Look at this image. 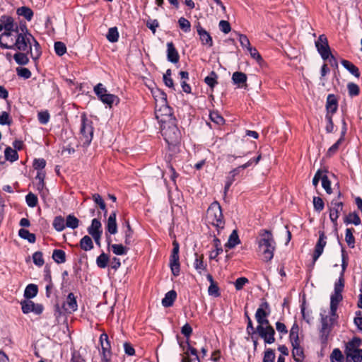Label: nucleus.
<instances>
[{"label":"nucleus","mask_w":362,"mask_h":362,"mask_svg":"<svg viewBox=\"0 0 362 362\" xmlns=\"http://www.w3.org/2000/svg\"><path fill=\"white\" fill-rule=\"evenodd\" d=\"M4 32L0 35V47L16 51L13 59L19 65L29 62L28 55L37 59L41 55L40 46L35 37L28 32L25 24L18 25L8 16L1 18Z\"/></svg>","instance_id":"1"},{"label":"nucleus","mask_w":362,"mask_h":362,"mask_svg":"<svg viewBox=\"0 0 362 362\" xmlns=\"http://www.w3.org/2000/svg\"><path fill=\"white\" fill-rule=\"evenodd\" d=\"M260 238L258 241L259 250L263 256L264 261H270L274 257L275 250V242L270 231L264 230L259 234Z\"/></svg>","instance_id":"2"},{"label":"nucleus","mask_w":362,"mask_h":362,"mask_svg":"<svg viewBox=\"0 0 362 362\" xmlns=\"http://www.w3.org/2000/svg\"><path fill=\"white\" fill-rule=\"evenodd\" d=\"M206 220L209 223L214 226L218 229L224 227V221L222 210L217 202H214L208 208L206 211Z\"/></svg>","instance_id":"3"},{"label":"nucleus","mask_w":362,"mask_h":362,"mask_svg":"<svg viewBox=\"0 0 362 362\" xmlns=\"http://www.w3.org/2000/svg\"><path fill=\"white\" fill-rule=\"evenodd\" d=\"M161 134L168 144H175L178 142L180 133L174 121L168 122L161 128Z\"/></svg>","instance_id":"4"},{"label":"nucleus","mask_w":362,"mask_h":362,"mask_svg":"<svg viewBox=\"0 0 362 362\" xmlns=\"http://www.w3.org/2000/svg\"><path fill=\"white\" fill-rule=\"evenodd\" d=\"M344 283L338 280L334 284V292L330 298V313L331 315L335 316L339 303L342 300V291L344 290Z\"/></svg>","instance_id":"5"},{"label":"nucleus","mask_w":362,"mask_h":362,"mask_svg":"<svg viewBox=\"0 0 362 362\" xmlns=\"http://www.w3.org/2000/svg\"><path fill=\"white\" fill-rule=\"evenodd\" d=\"M80 134V139L83 144L89 145L93 136V127L92 122L88 119L85 116H82L81 117Z\"/></svg>","instance_id":"6"},{"label":"nucleus","mask_w":362,"mask_h":362,"mask_svg":"<svg viewBox=\"0 0 362 362\" xmlns=\"http://www.w3.org/2000/svg\"><path fill=\"white\" fill-rule=\"evenodd\" d=\"M156 119L163 124L173 121V112L168 103L155 107Z\"/></svg>","instance_id":"7"},{"label":"nucleus","mask_w":362,"mask_h":362,"mask_svg":"<svg viewBox=\"0 0 362 362\" xmlns=\"http://www.w3.org/2000/svg\"><path fill=\"white\" fill-rule=\"evenodd\" d=\"M315 46L322 58L324 60L329 59L331 56V59L334 60V56L330 52V48L328 45V41L325 35L319 36L318 40L315 42Z\"/></svg>","instance_id":"8"},{"label":"nucleus","mask_w":362,"mask_h":362,"mask_svg":"<svg viewBox=\"0 0 362 362\" xmlns=\"http://www.w3.org/2000/svg\"><path fill=\"white\" fill-rule=\"evenodd\" d=\"M170 267L173 274L177 276L180 274L179 245L175 241L173 243V249L170 257Z\"/></svg>","instance_id":"9"},{"label":"nucleus","mask_w":362,"mask_h":362,"mask_svg":"<svg viewBox=\"0 0 362 362\" xmlns=\"http://www.w3.org/2000/svg\"><path fill=\"white\" fill-rule=\"evenodd\" d=\"M321 324L322 328L320 329V337L323 341L327 339V337L331 331V327L334 320V316L329 317L325 314L321 313Z\"/></svg>","instance_id":"10"},{"label":"nucleus","mask_w":362,"mask_h":362,"mask_svg":"<svg viewBox=\"0 0 362 362\" xmlns=\"http://www.w3.org/2000/svg\"><path fill=\"white\" fill-rule=\"evenodd\" d=\"M269 304L267 302L262 303L255 313V319L259 324L258 325L265 326L269 324L267 317L269 315Z\"/></svg>","instance_id":"11"},{"label":"nucleus","mask_w":362,"mask_h":362,"mask_svg":"<svg viewBox=\"0 0 362 362\" xmlns=\"http://www.w3.org/2000/svg\"><path fill=\"white\" fill-rule=\"evenodd\" d=\"M257 332H258L259 335L264 340L265 343L267 344H272L274 342V328L269 325H258L257 327Z\"/></svg>","instance_id":"12"},{"label":"nucleus","mask_w":362,"mask_h":362,"mask_svg":"<svg viewBox=\"0 0 362 362\" xmlns=\"http://www.w3.org/2000/svg\"><path fill=\"white\" fill-rule=\"evenodd\" d=\"M327 245V236L323 231L319 232V239L315 246V250L313 256V264L318 259V258L323 253L325 247Z\"/></svg>","instance_id":"13"},{"label":"nucleus","mask_w":362,"mask_h":362,"mask_svg":"<svg viewBox=\"0 0 362 362\" xmlns=\"http://www.w3.org/2000/svg\"><path fill=\"white\" fill-rule=\"evenodd\" d=\"M343 209V203L337 199H333L329 206V218L332 222L337 225V221Z\"/></svg>","instance_id":"14"},{"label":"nucleus","mask_w":362,"mask_h":362,"mask_svg":"<svg viewBox=\"0 0 362 362\" xmlns=\"http://www.w3.org/2000/svg\"><path fill=\"white\" fill-rule=\"evenodd\" d=\"M197 32L199 35L201 42L203 45H206L209 47L213 46V40L210 34L198 23L195 25Z\"/></svg>","instance_id":"15"},{"label":"nucleus","mask_w":362,"mask_h":362,"mask_svg":"<svg viewBox=\"0 0 362 362\" xmlns=\"http://www.w3.org/2000/svg\"><path fill=\"white\" fill-rule=\"evenodd\" d=\"M62 308L65 312L69 313H72L77 310L78 305L74 293H69L66 300L63 303Z\"/></svg>","instance_id":"16"},{"label":"nucleus","mask_w":362,"mask_h":362,"mask_svg":"<svg viewBox=\"0 0 362 362\" xmlns=\"http://www.w3.org/2000/svg\"><path fill=\"white\" fill-rule=\"evenodd\" d=\"M167 59L174 64L177 63L180 59L178 52L172 42L167 43Z\"/></svg>","instance_id":"17"},{"label":"nucleus","mask_w":362,"mask_h":362,"mask_svg":"<svg viewBox=\"0 0 362 362\" xmlns=\"http://www.w3.org/2000/svg\"><path fill=\"white\" fill-rule=\"evenodd\" d=\"M337 107L338 103L336 97L332 94L328 95L326 103V115L329 114V115L333 116L334 113L336 112Z\"/></svg>","instance_id":"18"},{"label":"nucleus","mask_w":362,"mask_h":362,"mask_svg":"<svg viewBox=\"0 0 362 362\" xmlns=\"http://www.w3.org/2000/svg\"><path fill=\"white\" fill-rule=\"evenodd\" d=\"M100 342L103 350V359L107 361V356L110 354V344L108 340V336L107 334L103 333L100 335Z\"/></svg>","instance_id":"19"},{"label":"nucleus","mask_w":362,"mask_h":362,"mask_svg":"<svg viewBox=\"0 0 362 362\" xmlns=\"http://www.w3.org/2000/svg\"><path fill=\"white\" fill-rule=\"evenodd\" d=\"M107 230L110 234H115L117 232V225L116 222V212L113 211L110 214L106 223Z\"/></svg>","instance_id":"20"},{"label":"nucleus","mask_w":362,"mask_h":362,"mask_svg":"<svg viewBox=\"0 0 362 362\" xmlns=\"http://www.w3.org/2000/svg\"><path fill=\"white\" fill-rule=\"evenodd\" d=\"M247 78L246 74L240 71L234 72L232 76V81L233 83L240 88L246 86Z\"/></svg>","instance_id":"21"},{"label":"nucleus","mask_w":362,"mask_h":362,"mask_svg":"<svg viewBox=\"0 0 362 362\" xmlns=\"http://www.w3.org/2000/svg\"><path fill=\"white\" fill-rule=\"evenodd\" d=\"M107 242L109 247L112 248V250L114 254L117 255H126L128 252V248L127 247L123 246L122 244H112L111 245V239L110 238H107Z\"/></svg>","instance_id":"22"},{"label":"nucleus","mask_w":362,"mask_h":362,"mask_svg":"<svg viewBox=\"0 0 362 362\" xmlns=\"http://www.w3.org/2000/svg\"><path fill=\"white\" fill-rule=\"evenodd\" d=\"M176 297L177 293L174 290L168 291L162 300V305L165 308L172 306Z\"/></svg>","instance_id":"23"},{"label":"nucleus","mask_w":362,"mask_h":362,"mask_svg":"<svg viewBox=\"0 0 362 362\" xmlns=\"http://www.w3.org/2000/svg\"><path fill=\"white\" fill-rule=\"evenodd\" d=\"M100 100L104 104L107 105L110 107H112L113 104H117L119 100L117 95L108 93L107 92L105 95H102Z\"/></svg>","instance_id":"24"},{"label":"nucleus","mask_w":362,"mask_h":362,"mask_svg":"<svg viewBox=\"0 0 362 362\" xmlns=\"http://www.w3.org/2000/svg\"><path fill=\"white\" fill-rule=\"evenodd\" d=\"M299 327L296 323H294L290 331V340L292 346H297L300 344L298 337Z\"/></svg>","instance_id":"25"},{"label":"nucleus","mask_w":362,"mask_h":362,"mask_svg":"<svg viewBox=\"0 0 362 362\" xmlns=\"http://www.w3.org/2000/svg\"><path fill=\"white\" fill-rule=\"evenodd\" d=\"M341 63L342 66L347 71H349L351 74H353L356 78H359L360 71H359L358 67H356L353 63H351V62H349L348 60H345V59H343Z\"/></svg>","instance_id":"26"},{"label":"nucleus","mask_w":362,"mask_h":362,"mask_svg":"<svg viewBox=\"0 0 362 362\" xmlns=\"http://www.w3.org/2000/svg\"><path fill=\"white\" fill-rule=\"evenodd\" d=\"M80 247L84 251H90L93 248L92 238L88 235L83 237L79 243Z\"/></svg>","instance_id":"27"},{"label":"nucleus","mask_w":362,"mask_h":362,"mask_svg":"<svg viewBox=\"0 0 362 362\" xmlns=\"http://www.w3.org/2000/svg\"><path fill=\"white\" fill-rule=\"evenodd\" d=\"M240 239L238 235L237 231L233 230L229 236L228 242L226 243L225 247L228 249H231L235 247L237 245L240 243Z\"/></svg>","instance_id":"28"},{"label":"nucleus","mask_w":362,"mask_h":362,"mask_svg":"<svg viewBox=\"0 0 362 362\" xmlns=\"http://www.w3.org/2000/svg\"><path fill=\"white\" fill-rule=\"evenodd\" d=\"M153 97H154L155 103H156L155 107L168 103H167V95L163 91H160V90L156 91L153 93Z\"/></svg>","instance_id":"29"},{"label":"nucleus","mask_w":362,"mask_h":362,"mask_svg":"<svg viewBox=\"0 0 362 362\" xmlns=\"http://www.w3.org/2000/svg\"><path fill=\"white\" fill-rule=\"evenodd\" d=\"M194 267L200 274L206 269V265L204 264L202 255L199 256L197 253L195 254Z\"/></svg>","instance_id":"30"},{"label":"nucleus","mask_w":362,"mask_h":362,"mask_svg":"<svg viewBox=\"0 0 362 362\" xmlns=\"http://www.w3.org/2000/svg\"><path fill=\"white\" fill-rule=\"evenodd\" d=\"M293 346L292 354H293L294 360L296 362L302 361L303 359L304 358L303 348L300 346V344H298L297 346Z\"/></svg>","instance_id":"31"},{"label":"nucleus","mask_w":362,"mask_h":362,"mask_svg":"<svg viewBox=\"0 0 362 362\" xmlns=\"http://www.w3.org/2000/svg\"><path fill=\"white\" fill-rule=\"evenodd\" d=\"M88 232L90 235L94 233H103L100 221L97 218H93L90 226L88 228Z\"/></svg>","instance_id":"32"},{"label":"nucleus","mask_w":362,"mask_h":362,"mask_svg":"<svg viewBox=\"0 0 362 362\" xmlns=\"http://www.w3.org/2000/svg\"><path fill=\"white\" fill-rule=\"evenodd\" d=\"M18 235L21 238L27 240L30 243H34L35 242V235L34 233H30L26 229H20L18 231Z\"/></svg>","instance_id":"33"},{"label":"nucleus","mask_w":362,"mask_h":362,"mask_svg":"<svg viewBox=\"0 0 362 362\" xmlns=\"http://www.w3.org/2000/svg\"><path fill=\"white\" fill-rule=\"evenodd\" d=\"M348 266V256L345 251L342 249L341 250V272L340 273L339 277L338 280L341 279V282L344 283V275L345 270Z\"/></svg>","instance_id":"34"},{"label":"nucleus","mask_w":362,"mask_h":362,"mask_svg":"<svg viewBox=\"0 0 362 362\" xmlns=\"http://www.w3.org/2000/svg\"><path fill=\"white\" fill-rule=\"evenodd\" d=\"M52 258L57 264H62L66 261V255L62 250H54L52 253Z\"/></svg>","instance_id":"35"},{"label":"nucleus","mask_w":362,"mask_h":362,"mask_svg":"<svg viewBox=\"0 0 362 362\" xmlns=\"http://www.w3.org/2000/svg\"><path fill=\"white\" fill-rule=\"evenodd\" d=\"M79 225V220L74 215L69 214L66 218V227L75 229Z\"/></svg>","instance_id":"36"},{"label":"nucleus","mask_w":362,"mask_h":362,"mask_svg":"<svg viewBox=\"0 0 362 362\" xmlns=\"http://www.w3.org/2000/svg\"><path fill=\"white\" fill-rule=\"evenodd\" d=\"M53 226L57 231H62L66 228V220L61 216H57L53 221Z\"/></svg>","instance_id":"37"},{"label":"nucleus","mask_w":362,"mask_h":362,"mask_svg":"<svg viewBox=\"0 0 362 362\" xmlns=\"http://www.w3.org/2000/svg\"><path fill=\"white\" fill-rule=\"evenodd\" d=\"M347 358H351L354 362H362V349L352 350L346 352Z\"/></svg>","instance_id":"38"},{"label":"nucleus","mask_w":362,"mask_h":362,"mask_svg":"<svg viewBox=\"0 0 362 362\" xmlns=\"http://www.w3.org/2000/svg\"><path fill=\"white\" fill-rule=\"evenodd\" d=\"M37 286L35 284H29L26 286L24 291V296L26 298H32L37 293Z\"/></svg>","instance_id":"39"},{"label":"nucleus","mask_w":362,"mask_h":362,"mask_svg":"<svg viewBox=\"0 0 362 362\" xmlns=\"http://www.w3.org/2000/svg\"><path fill=\"white\" fill-rule=\"evenodd\" d=\"M354 230L353 228H346L345 234V240L347 245L351 247H355V238L353 235Z\"/></svg>","instance_id":"40"},{"label":"nucleus","mask_w":362,"mask_h":362,"mask_svg":"<svg viewBox=\"0 0 362 362\" xmlns=\"http://www.w3.org/2000/svg\"><path fill=\"white\" fill-rule=\"evenodd\" d=\"M6 159L10 160L11 162H13L18 160V155L17 151L15 149L11 148V147H7L4 151Z\"/></svg>","instance_id":"41"},{"label":"nucleus","mask_w":362,"mask_h":362,"mask_svg":"<svg viewBox=\"0 0 362 362\" xmlns=\"http://www.w3.org/2000/svg\"><path fill=\"white\" fill-rule=\"evenodd\" d=\"M218 75L212 71L209 76L204 78V82L211 88H213L217 83Z\"/></svg>","instance_id":"42"},{"label":"nucleus","mask_w":362,"mask_h":362,"mask_svg":"<svg viewBox=\"0 0 362 362\" xmlns=\"http://www.w3.org/2000/svg\"><path fill=\"white\" fill-rule=\"evenodd\" d=\"M17 13L19 16H24L28 21H30L33 16V11L30 8L25 6L18 8Z\"/></svg>","instance_id":"43"},{"label":"nucleus","mask_w":362,"mask_h":362,"mask_svg":"<svg viewBox=\"0 0 362 362\" xmlns=\"http://www.w3.org/2000/svg\"><path fill=\"white\" fill-rule=\"evenodd\" d=\"M107 39L111 42H116L119 39V33L116 27L110 28L107 34Z\"/></svg>","instance_id":"44"},{"label":"nucleus","mask_w":362,"mask_h":362,"mask_svg":"<svg viewBox=\"0 0 362 362\" xmlns=\"http://www.w3.org/2000/svg\"><path fill=\"white\" fill-rule=\"evenodd\" d=\"M109 262V257L105 253L103 252L96 259V264L100 268H105Z\"/></svg>","instance_id":"45"},{"label":"nucleus","mask_w":362,"mask_h":362,"mask_svg":"<svg viewBox=\"0 0 362 362\" xmlns=\"http://www.w3.org/2000/svg\"><path fill=\"white\" fill-rule=\"evenodd\" d=\"M345 223H353L355 226H358L361 224V218L356 213L349 214V216L346 217Z\"/></svg>","instance_id":"46"},{"label":"nucleus","mask_w":362,"mask_h":362,"mask_svg":"<svg viewBox=\"0 0 362 362\" xmlns=\"http://www.w3.org/2000/svg\"><path fill=\"white\" fill-rule=\"evenodd\" d=\"M215 251H213L210 254V259H215L219 254L223 252V249L221 246V242L218 238L214 240Z\"/></svg>","instance_id":"47"},{"label":"nucleus","mask_w":362,"mask_h":362,"mask_svg":"<svg viewBox=\"0 0 362 362\" xmlns=\"http://www.w3.org/2000/svg\"><path fill=\"white\" fill-rule=\"evenodd\" d=\"M347 89L349 92V95L351 97L356 96L360 93L359 87L357 84L350 82L347 84Z\"/></svg>","instance_id":"48"},{"label":"nucleus","mask_w":362,"mask_h":362,"mask_svg":"<svg viewBox=\"0 0 362 362\" xmlns=\"http://www.w3.org/2000/svg\"><path fill=\"white\" fill-rule=\"evenodd\" d=\"M361 339L357 337L353 338L347 344L346 346V352H349V351L352 350H357L358 349V347L361 344Z\"/></svg>","instance_id":"49"},{"label":"nucleus","mask_w":362,"mask_h":362,"mask_svg":"<svg viewBox=\"0 0 362 362\" xmlns=\"http://www.w3.org/2000/svg\"><path fill=\"white\" fill-rule=\"evenodd\" d=\"M211 120L218 125H221L224 123L223 117L217 112H211L209 115Z\"/></svg>","instance_id":"50"},{"label":"nucleus","mask_w":362,"mask_h":362,"mask_svg":"<svg viewBox=\"0 0 362 362\" xmlns=\"http://www.w3.org/2000/svg\"><path fill=\"white\" fill-rule=\"evenodd\" d=\"M180 28L185 33L190 31L191 24L190 22L184 17H181L178 20Z\"/></svg>","instance_id":"51"},{"label":"nucleus","mask_w":362,"mask_h":362,"mask_svg":"<svg viewBox=\"0 0 362 362\" xmlns=\"http://www.w3.org/2000/svg\"><path fill=\"white\" fill-rule=\"evenodd\" d=\"M54 50L57 55L62 56L66 52V47L62 42H56L54 43Z\"/></svg>","instance_id":"52"},{"label":"nucleus","mask_w":362,"mask_h":362,"mask_svg":"<svg viewBox=\"0 0 362 362\" xmlns=\"http://www.w3.org/2000/svg\"><path fill=\"white\" fill-rule=\"evenodd\" d=\"M33 260L34 264L37 267H42L45 263L42 253L40 251L35 252L33 255Z\"/></svg>","instance_id":"53"},{"label":"nucleus","mask_w":362,"mask_h":362,"mask_svg":"<svg viewBox=\"0 0 362 362\" xmlns=\"http://www.w3.org/2000/svg\"><path fill=\"white\" fill-rule=\"evenodd\" d=\"M22 305V311L25 314H28L30 312H33L34 303L31 300H24L21 302Z\"/></svg>","instance_id":"54"},{"label":"nucleus","mask_w":362,"mask_h":362,"mask_svg":"<svg viewBox=\"0 0 362 362\" xmlns=\"http://www.w3.org/2000/svg\"><path fill=\"white\" fill-rule=\"evenodd\" d=\"M37 118L40 124H46L49 121V114L48 111H41L37 114Z\"/></svg>","instance_id":"55"},{"label":"nucleus","mask_w":362,"mask_h":362,"mask_svg":"<svg viewBox=\"0 0 362 362\" xmlns=\"http://www.w3.org/2000/svg\"><path fill=\"white\" fill-rule=\"evenodd\" d=\"M27 204L30 207H35L37 204V197L34 194L30 192L25 197Z\"/></svg>","instance_id":"56"},{"label":"nucleus","mask_w":362,"mask_h":362,"mask_svg":"<svg viewBox=\"0 0 362 362\" xmlns=\"http://www.w3.org/2000/svg\"><path fill=\"white\" fill-rule=\"evenodd\" d=\"M343 361V355L341 351L338 349H335L333 350L331 354V361L332 362H342Z\"/></svg>","instance_id":"57"},{"label":"nucleus","mask_w":362,"mask_h":362,"mask_svg":"<svg viewBox=\"0 0 362 362\" xmlns=\"http://www.w3.org/2000/svg\"><path fill=\"white\" fill-rule=\"evenodd\" d=\"M93 201L99 205L100 208L105 211V214L107 213V210H106V205L103 201V199H102V197H100V194H94L93 195Z\"/></svg>","instance_id":"58"},{"label":"nucleus","mask_w":362,"mask_h":362,"mask_svg":"<svg viewBox=\"0 0 362 362\" xmlns=\"http://www.w3.org/2000/svg\"><path fill=\"white\" fill-rule=\"evenodd\" d=\"M313 206H314L315 210L320 212V211H322L324 209V206H325L324 202L320 197H314Z\"/></svg>","instance_id":"59"},{"label":"nucleus","mask_w":362,"mask_h":362,"mask_svg":"<svg viewBox=\"0 0 362 362\" xmlns=\"http://www.w3.org/2000/svg\"><path fill=\"white\" fill-rule=\"evenodd\" d=\"M133 231L131 228L129 223H127V230H125L124 243L126 245H130L132 243Z\"/></svg>","instance_id":"60"},{"label":"nucleus","mask_w":362,"mask_h":362,"mask_svg":"<svg viewBox=\"0 0 362 362\" xmlns=\"http://www.w3.org/2000/svg\"><path fill=\"white\" fill-rule=\"evenodd\" d=\"M94 92L100 99L102 95L107 93V90L105 87H104V86L100 83L94 87Z\"/></svg>","instance_id":"61"},{"label":"nucleus","mask_w":362,"mask_h":362,"mask_svg":"<svg viewBox=\"0 0 362 362\" xmlns=\"http://www.w3.org/2000/svg\"><path fill=\"white\" fill-rule=\"evenodd\" d=\"M344 141V138H339L337 142L335 144H334L327 151V155L329 156H332L333 154H334L337 150L339 149V147L340 146V144L342 143V141Z\"/></svg>","instance_id":"62"},{"label":"nucleus","mask_w":362,"mask_h":362,"mask_svg":"<svg viewBox=\"0 0 362 362\" xmlns=\"http://www.w3.org/2000/svg\"><path fill=\"white\" fill-rule=\"evenodd\" d=\"M322 186L325 189L327 193H332L330 181L329 180L327 176L325 175H324L323 177H322Z\"/></svg>","instance_id":"63"},{"label":"nucleus","mask_w":362,"mask_h":362,"mask_svg":"<svg viewBox=\"0 0 362 362\" xmlns=\"http://www.w3.org/2000/svg\"><path fill=\"white\" fill-rule=\"evenodd\" d=\"M275 354L273 350L268 349L265 351L263 362H274Z\"/></svg>","instance_id":"64"}]
</instances>
